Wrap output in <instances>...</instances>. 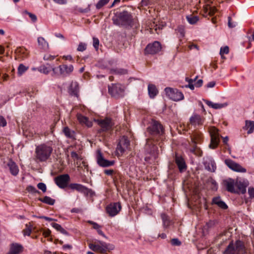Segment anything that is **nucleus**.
I'll return each mask as SVG.
<instances>
[{
  "label": "nucleus",
  "mask_w": 254,
  "mask_h": 254,
  "mask_svg": "<svg viewBox=\"0 0 254 254\" xmlns=\"http://www.w3.org/2000/svg\"><path fill=\"white\" fill-rule=\"evenodd\" d=\"M147 131L151 135L150 138L146 140V147H150V153L151 154H158V150L157 146L154 143L158 141V137H161L164 134V129L162 126L157 121H153L150 125L147 127Z\"/></svg>",
  "instance_id": "1"
},
{
  "label": "nucleus",
  "mask_w": 254,
  "mask_h": 254,
  "mask_svg": "<svg viewBox=\"0 0 254 254\" xmlns=\"http://www.w3.org/2000/svg\"><path fill=\"white\" fill-rule=\"evenodd\" d=\"M222 185L230 192L244 194L246 192V189L249 185V182L245 179L237 178L234 179L228 178L223 180Z\"/></svg>",
  "instance_id": "2"
},
{
  "label": "nucleus",
  "mask_w": 254,
  "mask_h": 254,
  "mask_svg": "<svg viewBox=\"0 0 254 254\" xmlns=\"http://www.w3.org/2000/svg\"><path fill=\"white\" fill-rule=\"evenodd\" d=\"M53 151V148L51 145L47 143L41 144L36 147V158L41 162L46 161L50 158Z\"/></svg>",
  "instance_id": "3"
},
{
  "label": "nucleus",
  "mask_w": 254,
  "mask_h": 254,
  "mask_svg": "<svg viewBox=\"0 0 254 254\" xmlns=\"http://www.w3.org/2000/svg\"><path fill=\"white\" fill-rule=\"evenodd\" d=\"M246 249L244 243L240 240L234 243L231 242L227 247L223 254H245Z\"/></svg>",
  "instance_id": "4"
},
{
  "label": "nucleus",
  "mask_w": 254,
  "mask_h": 254,
  "mask_svg": "<svg viewBox=\"0 0 254 254\" xmlns=\"http://www.w3.org/2000/svg\"><path fill=\"white\" fill-rule=\"evenodd\" d=\"M113 20L114 23L117 25H129L132 21V16L127 11H123L114 17Z\"/></svg>",
  "instance_id": "5"
},
{
  "label": "nucleus",
  "mask_w": 254,
  "mask_h": 254,
  "mask_svg": "<svg viewBox=\"0 0 254 254\" xmlns=\"http://www.w3.org/2000/svg\"><path fill=\"white\" fill-rule=\"evenodd\" d=\"M72 65H69L66 64H62L57 67H52L53 73L55 75H62L66 76L69 75L73 70Z\"/></svg>",
  "instance_id": "6"
},
{
  "label": "nucleus",
  "mask_w": 254,
  "mask_h": 254,
  "mask_svg": "<svg viewBox=\"0 0 254 254\" xmlns=\"http://www.w3.org/2000/svg\"><path fill=\"white\" fill-rule=\"evenodd\" d=\"M165 92L167 97L174 101H180L184 99V96L183 93L177 89L171 87L165 88Z\"/></svg>",
  "instance_id": "7"
},
{
  "label": "nucleus",
  "mask_w": 254,
  "mask_h": 254,
  "mask_svg": "<svg viewBox=\"0 0 254 254\" xmlns=\"http://www.w3.org/2000/svg\"><path fill=\"white\" fill-rule=\"evenodd\" d=\"M124 91V86L120 84H112L108 86L109 93L115 98L123 97Z\"/></svg>",
  "instance_id": "8"
},
{
  "label": "nucleus",
  "mask_w": 254,
  "mask_h": 254,
  "mask_svg": "<svg viewBox=\"0 0 254 254\" xmlns=\"http://www.w3.org/2000/svg\"><path fill=\"white\" fill-rule=\"evenodd\" d=\"M202 140V134L200 133L195 132L191 137V141L193 145L190 149V151L192 153L197 155L201 156L202 151L196 145L197 143H199Z\"/></svg>",
  "instance_id": "9"
},
{
  "label": "nucleus",
  "mask_w": 254,
  "mask_h": 254,
  "mask_svg": "<svg viewBox=\"0 0 254 254\" xmlns=\"http://www.w3.org/2000/svg\"><path fill=\"white\" fill-rule=\"evenodd\" d=\"M129 144V141L127 137L125 136L122 137L117 145L116 149L117 155L118 156L122 155L125 150L128 148Z\"/></svg>",
  "instance_id": "10"
},
{
  "label": "nucleus",
  "mask_w": 254,
  "mask_h": 254,
  "mask_svg": "<svg viewBox=\"0 0 254 254\" xmlns=\"http://www.w3.org/2000/svg\"><path fill=\"white\" fill-rule=\"evenodd\" d=\"M224 163L229 169L233 171L243 173L247 172V169L246 168L230 159H225Z\"/></svg>",
  "instance_id": "11"
},
{
  "label": "nucleus",
  "mask_w": 254,
  "mask_h": 254,
  "mask_svg": "<svg viewBox=\"0 0 254 254\" xmlns=\"http://www.w3.org/2000/svg\"><path fill=\"white\" fill-rule=\"evenodd\" d=\"M69 181L70 177L68 174L61 175L55 178L56 184L61 189L67 187Z\"/></svg>",
  "instance_id": "12"
},
{
  "label": "nucleus",
  "mask_w": 254,
  "mask_h": 254,
  "mask_svg": "<svg viewBox=\"0 0 254 254\" xmlns=\"http://www.w3.org/2000/svg\"><path fill=\"white\" fill-rule=\"evenodd\" d=\"M161 49L162 47L160 43L158 41H155L147 45L144 50V54L145 55H154L159 52Z\"/></svg>",
  "instance_id": "13"
},
{
  "label": "nucleus",
  "mask_w": 254,
  "mask_h": 254,
  "mask_svg": "<svg viewBox=\"0 0 254 254\" xmlns=\"http://www.w3.org/2000/svg\"><path fill=\"white\" fill-rule=\"evenodd\" d=\"M89 248L93 251L99 252L102 254L106 253L108 249V245L104 242L98 241L97 243L90 244Z\"/></svg>",
  "instance_id": "14"
},
{
  "label": "nucleus",
  "mask_w": 254,
  "mask_h": 254,
  "mask_svg": "<svg viewBox=\"0 0 254 254\" xmlns=\"http://www.w3.org/2000/svg\"><path fill=\"white\" fill-rule=\"evenodd\" d=\"M209 133L211 136V142L209 147L211 148L214 149L218 145L220 140L218 130L215 127H212L210 129Z\"/></svg>",
  "instance_id": "15"
},
{
  "label": "nucleus",
  "mask_w": 254,
  "mask_h": 254,
  "mask_svg": "<svg viewBox=\"0 0 254 254\" xmlns=\"http://www.w3.org/2000/svg\"><path fill=\"white\" fill-rule=\"evenodd\" d=\"M121 208L120 202L112 203L106 207V211L110 216L114 217L119 213Z\"/></svg>",
  "instance_id": "16"
},
{
  "label": "nucleus",
  "mask_w": 254,
  "mask_h": 254,
  "mask_svg": "<svg viewBox=\"0 0 254 254\" xmlns=\"http://www.w3.org/2000/svg\"><path fill=\"white\" fill-rule=\"evenodd\" d=\"M98 124L101 127L102 131H107L111 129L113 124L111 119L106 118L98 121Z\"/></svg>",
  "instance_id": "17"
},
{
  "label": "nucleus",
  "mask_w": 254,
  "mask_h": 254,
  "mask_svg": "<svg viewBox=\"0 0 254 254\" xmlns=\"http://www.w3.org/2000/svg\"><path fill=\"white\" fill-rule=\"evenodd\" d=\"M97 161L99 165L103 167L111 166L114 164V161L105 159L100 152H99L97 155Z\"/></svg>",
  "instance_id": "18"
},
{
  "label": "nucleus",
  "mask_w": 254,
  "mask_h": 254,
  "mask_svg": "<svg viewBox=\"0 0 254 254\" xmlns=\"http://www.w3.org/2000/svg\"><path fill=\"white\" fill-rule=\"evenodd\" d=\"M205 168L208 171L214 172L216 169V163L214 160L210 157H207L204 161Z\"/></svg>",
  "instance_id": "19"
},
{
  "label": "nucleus",
  "mask_w": 254,
  "mask_h": 254,
  "mask_svg": "<svg viewBox=\"0 0 254 254\" xmlns=\"http://www.w3.org/2000/svg\"><path fill=\"white\" fill-rule=\"evenodd\" d=\"M68 188L72 190H76L81 193H87L88 192V189L86 187L79 184H70L68 186Z\"/></svg>",
  "instance_id": "20"
},
{
  "label": "nucleus",
  "mask_w": 254,
  "mask_h": 254,
  "mask_svg": "<svg viewBox=\"0 0 254 254\" xmlns=\"http://www.w3.org/2000/svg\"><path fill=\"white\" fill-rule=\"evenodd\" d=\"M6 165L8 167L10 172L13 176H16L19 173L18 167L16 164L11 159H9Z\"/></svg>",
  "instance_id": "21"
},
{
  "label": "nucleus",
  "mask_w": 254,
  "mask_h": 254,
  "mask_svg": "<svg viewBox=\"0 0 254 254\" xmlns=\"http://www.w3.org/2000/svg\"><path fill=\"white\" fill-rule=\"evenodd\" d=\"M77 119L79 123L82 125H85L88 127H90L92 126V122L89 121L87 117L80 114H77Z\"/></svg>",
  "instance_id": "22"
},
{
  "label": "nucleus",
  "mask_w": 254,
  "mask_h": 254,
  "mask_svg": "<svg viewBox=\"0 0 254 254\" xmlns=\"http://www.w3.org/2000/svg\"><path fill=\"white\" fill-rule=\"evenodd\" d=\"M204 102L206 104L207 106L209 107H211L214 109H220L223 108H225L228 106V104L227 103H215L212 102V101L205 100H204Z\"/></svg>",
  "instance_id": "23"
},
{
  "label": "nucleus",
  "mask_w": 254,
  "mask_h": 254,
  "mask_svg": "<svg viewBox=\"0 0 254 254\" xmlns=\"http://www.w3.org/2000/svg\"><path fill=\"white\" fill-rule=\"evenodd\" d=\"M175 162L180 172H183L186 169L187 166L185 161L181 156L176 155Z\"/></svg>",
  "instance_id": "24"
},
{
  "label": "nucleus",
  "mask_w": 254,
  "mask_h": 254,
  "mask_svg": "<svg viewBox=\"0 0 254 254\" xmlns=\"http://www.w3.org/2000/svg\"><path fill=\"white\" fill-rule=\"evenodd\" d=\"M190 121L193 126H199L203 124V119L198 115H193L190 118Z\"/></svg>",
  "instance_id": "25"
},
{
  "label": "nucleus",
  "mask_w": 254,
  "mask_h": 254,
  "mask_svg": "<svg viewBox=\"0 0 254 254\" xmlns=\"http://www.w3.org/2000/svg\"><path fill=\"white\" fill-rule=\"evenodd\" d=\"M212 203L216 204L220 208L226 209L228 208L227 204L221 200L220 196L214 197L212 199Z\"/></svg>",
  "instance_id": "26"
},
{
  "label": "nucleus",
  "mask_w": 254,
  "mask_h": 254,
  "mask_svg": "<svg viewBox=\"0 0 254 254\" xmlns=\"http://www.w3.org/2000/svg\"><path fill=\"white\" fill-rule=\"evenodd\" d=\"M148 91L149 96L151 98H154L158 93V90L156 86L153 84H148Z\"/></svg>",
  "instance_id": "27"
},
{
  "label": "nucleus",
  "mask_w": 254,
  "mask_h": 254,
  "mask_svg": "<svg viewBox=\"0 0 254 254\" xmlns=\"http://www.w3.org/2000/svg\"><path fill=\"white\" fill-rule=\"evenodd\" d=\"M23 251V247L18 244L15 243L11 245L10 252L12 254H19Z\"/></svg>",
  "instance_id": "28"
},
{
  "label": "nucleus",
  "mask_w": 254,
  "mask_h": 254,
  "mask_svg": "<svg viewBox=\"0 0 254 254\" xmlns=\"http://www.w3.org/2000/svg\"><path fill=\"white\" fill-rule=\"evenodd\" d=\"M69 90L72 94L77 96L79 92V86L77 82H72Z\"/></svg>",
  "instance_id": "29"
},
{
  "label": "nucleus",
  "mask_w": 254,
  "mask_h": 254,
  "mask_svg": "<svg viewBox=\"0 0 254 254\" xmlns=\"http://www.w3.org/2000/svg\"><path fill=\"white\" fill-rule=\"evenodd\" d=\"M38 46L39 47L44 50H46L48 49L49 44L46 41V40L42 37H40L38 38L37 39Z\"/></svg>",
  "instance_id": "30"
},
{
  "label": "nucleus",
  "mask_w": 254,
  "mask_h": 254,
  "mask_svg": "<svg viewBox=\"0 0 254 254\" xmlns=\"http://www.w3.org/2000/svg\"><path fill=\"white\" fill-rule=\"evenodd\" d=\"M244 129L248 130V133L250 134L254 130V122L251 121H246V125Z\"/></svg>",
  "instance_id": "31"
},
{
  "label": "nucleus",
  "mask_w": 254,
  "mask_h": 254,
  "mask_svg": "<svg viewBox=\"0 0 254 254\" xmlns=\"http://www.w3.org/2000/svg\"><path fill=\"white\" fill-rule=\"evenodd\" d=\"M161 217L163 222V225L164 228L167 229L171 224V221H170L168 216L164 213L161 215Z\"/></svg>",
  "instance_id": "32"
},
{
  "label": "nucleus",
  "mask_w": 254,
  "mask_h": 254,
  "mask_svg": "<svg viewBox=\"0 0 254 254\" xmlns=\"http://www.w3.org/2000/svg\"><path fill=\"white\" fill-rule=\"evenodd\" d=\"M51 226L56 230L60 232L61 233L65 235H68V233L65 229H64L60 224L56 223H52L51 224Z\"/></svg>",
  "instance_id": "33"
},
{
  "label": "nucleus",
  "mask_w": 254,
  "mask_h": 254,
  "mask_svg": "<svg viewBox=\"0 0 254 254\" xmlns=\"http://www.w3.org/2000/svg\"><path fill=\"white\" fill-rule=\"evenodd\" d=\"M63 132L66 137L69 138H72L74 136V131L71 130L69 127H64L63 129Z\"/></svg>",
  "instance_id": "34"
},
{
  "label": "nucleus",
  "mask_w": 254,
  "mask_h": 254,
  "mask_svg": "<svg viewBox=\"0 0 254 254\" xmlns=\"http://www.w3.org/2000/svg\"><path fill=\"white\" fill-rule=\"evenodd\" d=\"M39 200L45 203L49 204V205H53L55 202V200L51 198L49 196H45L43 198H40Z\"/></svg>",
  "instance_id": "35"
},
{
  "label": "nucleus",
  "mask_w": 254,
  "mask_h": 254,
  "mask_svg": "<svg viewBox=\"0 0 254 254\" xmlns=\"http://www.w3.org/2000/svg\"><path fill=\"white\" fill-rule=\"evenodd\" d=\"M38 70L41 73H43L45 74H48L51 71V70H52V68H50L49 67H47L44 65H43L39 66L38 68Z\"/></svg>",
  "instance_id": "36"
},
{
  "label": "nucleus",
  "mask_w": 254,
  "mask_h": 254,
  "mask_svg": "<svg viewBox=\"0 0 254 254\" xmlns=\"http://www.w3.org/2000/svg\"><path fill=\"white\" fill-rule=\"evenodd\" d=\"M111 72L113 73L119 75L126 74L127 73V70L124 68L112 69Z\"/></svg>",
  "instance_id": "37"
},
{
  "label": "nucleus",
  "mask_w": 254,
  "mask_h": 254,
  "mask_svg": "<svg viewBox=\"0 0 254 254\" xmlns=\"http://www.w3.org/2000/svg\"><path fill=\"white\" fill-rule=\"evenodd\" d=\"M187 19L189 23L194 24L198 21V17L197 16H193L192 15L187 16Z\"/></svg>",
  "instance_id": "38"
},
{
  "label": "nucleus",
  "mask_w": 254,
  "mask_h": 254,
  "mask_svg": "<svg viewBox=\"0 0 254 254\" xmlns=\"http://www.w3.org/2000/svg\"><path fill=\"white\" fill-rule=\"evenodd\" d=\"M28 69V67L25 66L23 64H20L18 67V75H22Z\"/></svg>",
  "instance_id": "39"
},
{
  "label": "nucleus",
  "mask_w": 254,
  "mask_h": 254,
  "mask_svg": "<svg viewBox=\"0 0 254 254\" xmlns=\"http://www.w3.org/2000/svg\"><path fill=\"white\" fill-rule=\"evenodd\" d=\"M109 1L110 0H100L96 5V8L98 9L101 8L103 6L107 4Z\"/></svg>",
  "instance_id": "40"
},
{
  "label": "nucleus",
  "mask_w": 254,
  "mask_h": 254,
  "mask_svg": "<svg viewBox=\"0 0 254 254\" xmlns=\"http://www.w3.org/2000/svg\"><path fill=\"white\" fill-rule=\"evenodd\" d=\"M176 31L179 34V38H183L185 36V29L182 26H179L176 29Z\"/></svg>",
  "instance_id": "41"
},
{
  "label": "nucleus",
  "mask_w": 254,
  "mask_h": 254,
  "mask_svg": "<svg viewBox=\"0 0 254 254\" xmlns=\"http://www.w3.org/2000/svg\"><path fill=\"white\" fill-rule=\"evenodd\" d=\"M229 51V47L228 46H225L224 47H221L220 51V54L221 55L222 58H223L224 54H228Z\"/></svg>",
  "instance_id": "42"
},
{
  "label": "nucleus",
  "mask_w": 254,
  "mask_h": 254,
  "mask_svg": "<svg viewBox=\"0 0 254 254\" xmlns=\"http://www.w3.org/2000/svg\"><path fill=\"white\" fill-rule=\"evenodd\" d=\"M16 52L18 53H22L23 54V56H22V58H25L27 56V53L26 52V50L24 48H18L16 50Z\"/></svg>",
  "instance_id": "43"
},
{
  "label": "nucleus",
  "mask_w": 254,
  "mask_h": 254,
  "mask_svg": "<svg viewBox=\"0 0 254 254\" xmlns=\"http://www.w3.org/2000/svg\"><path fill=\"white\" fill-rule=\"evenodd\" d=\"M86 49V45L83 43H80L77 47V51L80 52H83L85 51Z\"/></svg>",
  "instance_id": "44"
},
{
  "label": "nucleus",
  "mask_w": 254,
  "mask_h": 254,
  "mask_svg": "<svg viewBox=\"0 0 254 254\" xmlns=\"http://www.w3.org/2000/svg\"><path fill=\"white\" fill-rule=\"evenodd\" d=\"M37 187L39 189L41 190L43 192H45L46 191L47 187L46 185L43 183H39L37 185Z\"/></svg>",
  "instance_id": "45"
},
{
  "label": "nucleus",
  "mask_w": 254,
  "mask_h": 254,
  "mask_svg": "<svg viewBox=\"0 0 254 254\" xmlns=\"http://www.w3.org/2000/svg\"><path fill=\"white\" fill-rule=\"evenodd\" d=\"M26 190L28 192L32 193H35L38 192V190H36V189L32 186H28L27 187Z\"/></svg>",
  "instance_id": "46"
},
{
  "label": "nucleus",
  "mask_w": 254,
  "mask_h": 254,
  "mask_svg": "<svg viewBox=\"0 0 254 254\" xmlns=\"http://www.w3.org/2000/svg\"><path fill=\"white\" fill-rule=\"evenodd\" d=\"M93 45L94 48L97 50L98 49L99 45V40L97 38L93 37Z\"/></svg>",
  "instance_id": "47"
},
{
  "label": "nucleus",
  "mask_w": 254,
  "mask_h": 254,
  "mask_svg": "<svg viewBox=\"0 0 254 254\" xmlns=\"http://www.w3.org/2000/svg\"><path fill=\"white\" fill-rule=\"evenodd\" d=\"M26 226L27 228L26 229H25L24 230H23V235L24 236H29L30 235V234L31 233L32 230H31V228L28 227L27 225H26Z\"/></svg>",
  "instance_id": "48"
},
{
  "label": "nucleus",
  "mask_w": 254,
  "mask_h": 254,
  "mask_svg": "<svg viewBox=\"0 0 254 254\" xmlns=\"http://www.w3.org/2000/svg\"><path fill=\"white\" fill-rule=\"evenodd\" d=\"M171 244L173 246H180L181 245V241L177 238H174L171 241Z\"/></svg>",
  "instance_id": "49"
},
{
  "label": "nucleus",
  "mask_w": 254,
  "mask_h": 254,
  "mask_svg": "<svg viewBox=\"0 0 254 254\" xmlns=\"http://www.w3.org/2000/svg\"><path fill=\"white\" fill-rule=\"evenodd\" d=\"M24 13L28 14L29 15V16L31 18V20L33 21V22H35L36 21L37 18V16L33 14V13H31L30 12H28L27 11L25 10Z\"/></svg>",
  "instance_id": "50"
},
{
  "label": "nucleus",
  "mask_w": 254,
  "mask_h": 254,
  "mask_svg": "<svg viewBox=\"0 0 254 254\" xmlns=\"http://www.w3.org/2000/svg\"><path fill=\"white\" fill-rule=\"evenodd\" d=\"M7 124L6 121L5 119L1 116H0V127H4Z\"/></svg>",
  "instance_id": "51"
},
{
  "label": "nucleus",
  "mask_w": 254,
  "mask_h": 254,
  "mask_svg": "<svg viewBox=\"0 0 254 254\" xmlns=\"http://www.w3.org/2000/svg\"><path fill=\"white\" fill-rule=\"evenodd\" d=\"M88 223L93 225V228L94 229L98 230V229L101 228V226L96 222H93L92 221H88Z\"/></svg>",
  "instance_id": "52"
},
{
  "label": "nucleus",
  "mask_w": 254,
  "mask_h": 254,
  "mask_svg": "<svg viewBox=\"0 0 254 254\" xmlns=\"http://www.w3.org/2000/svg\"><path fill=\"white\" fill-rule=\"evenodd\" d=\"M55 58V56L47 54L44 56L43 59L45 61H51L54 60Z\"/></svg>",
  "instance_id": "53"
},
{
  "label": "nucleus",
  "mask_w": 254,
  "mask_h": 254,
  "mask_svg": "<svg viewBox=\"0 0 254 254\" xmlns=\"http://www.w3.org/2000/svg\"><path fill=\"white\" fill-rule=\"evenodd\" d=\"M248 193L251 198H254V188H249Z\"/></svg>",
  "instance_id": "54"
},
{
  "label": "nucleus",
  "mask_w": 254,
  "mask_h": 254,
  "mask_svg": "<svg viewBox=\"0 0 254 254\" xmlns=\"http://www.w3.org/2000/svg\"><path fill=\"white\" fill-rule=\"evenodd\" d=\"M51 231L49 229H47L43 231V234L45 237H48L50 236V235H51Z\"/></svg>",
  "instance_id": "55"
},
{
  "label": "nucleus",
  "mask_w": 254,
  "mask_h": 254,
  "mask_svg": "<svg viewBox=\"0 0 254 254\" xmlns=\"http://www.w3.org/2000/svg\"><path fill=\"white\" fill-rule=\"evenodd\" d=\"M211 183L213 185L212 189L217 190V188H218V184L216 183V182L215 180L212 179L211 180Z\"/></svg>",
  "instance_id": "56"
},
{
  "label": "nucleus",
  "mask_w": 254,
  "mask_h": 254,
  "mask_svg": "<svg viewBox=\"0 0 254 254\" xmlns=\"http://www.w3.org/2000/svg\"><path fill=\"white\" fill-rule=\"evenodd\" d=\"M202 83L203 80L202 79H199L194 83V85L196 87H200L202 86Z\"/></svg>",
  "instance_id": "57"
},
{
  "label": "nucleus",
  "mask_w": 254,
  "mask_h": 254,
  "mask_svg": "<svg viewBox=\"0 0 254 254\" xmlns=\"http://www.w3.org/2000/svg\"><path fill=\"white\" fill-rule=\"evenodd\" d=\"M197 78V76H196L194 79H191L189 78V77H186L185 80L189 83H192L193 82L196 81Z\"/></svg>",
  "instance_id": "58"
},
{
  "label": "nucleus",
  "mask_w": 254,
  "mask_h": 254,
  "mask_svg": "<svg viewBox=\"0 0 254 254\" xmlns=\"http://www.w3.org/2000/svg\"><path fill=\"white\" fill-rule=\"evenodd\" d=\"M53 1L59 4H64L66 3V0H53Z\"/></svg>",
  "instance_id": "59"
},
{
  "label": "nucleus",
  "mask_w": 254,
  "mask_h": 254,
  "mask_svg": "<svg viewBox=\"0 0 254 254\" xmlns=\"http://www.w3.org/2000/svg\"><path fill=\"white\" fill-rule=\"evenodd\" d=\"M215 82L214 81H211L207 83L206 87L207 88H212L214 87L215 85Z\"/></svg>",
  "instance_id": "60"
},
{
  "label": "nucleus",
  "mask_w": 254,
  "mask_h": 254,
  "mask_svg": "<svg viewBox=\"0 0 254 254\" xmlns=\"http://www.w3.org/2000/svg\"><path fill=\"white\" fill-rule=\"evenodd\" d=\"M194 86H195L194 84H193V83H189L188 85H186L185 86V87L186 88H189L191 90H193L194 89Z\"/></svg>",
  "instance_id": "61"
},
{
  "label": "nucleus",
  "mask_w": 254,
  "mask_h": 254,
  "mask_svg": "<svg viewBox=\"0 0 254 254\" xmlns=\"http://www.w3.org/2000/svg\"><path fill=\"white\" fill-rule=\"evenodd\" d=\"M104 173L107 175H111L114 173V170L112 169L105 170Z\"/></svg>",
  "instance_id": "62"
},
{
  "label": "nucleus",
  "mask_w": 254,
  "mask_h": 254,
  "mask_svg": "<svg viewBox=\"0 0 254 254\" xmlns=\"http://www.w3.org/2000/svg\"><path fill=\"white\" fill-rule=\"evenodd\" d=\"M63 59L65 60H68L69 61H72L73 60L72 58L70 55L64 56L63 57Z\"/></svg>",
  "instance_id": "63"
},
{
  "label": "nucleus",
  "mask_w": 254,
  "mask_h": 254,
  "mask_svg": "<svg viewBox=\"0 0 254 254\" xmlns=\"http://www.w3.org/2000/svg\"><path fill=\"white\" fill-rule=\"evenodd\" d=\"M71 157L73 158L78 159V155L77 154V153L76 152L72 151L71 153Z\"/></svg>",
  "instance_id": "64"
}]
</instances>
